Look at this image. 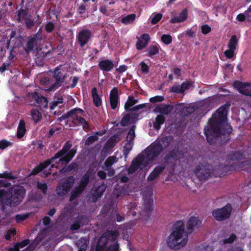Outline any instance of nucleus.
Listing matches in <instances>:
<instances>
[{"instance_id": "55", "label": "nucleus", "mask_w": 251, "mask_h": 251, "mask_svg": "<svg viewBox=\"0 0 251 251\" xmlns=\"http://www.w3.org/2000/svg\"><path fill=\"white\" fill-rule=\"evenodd\" d=\"M24 21L27 29H30L34 25V21L30 18V17H28Z\"/></svg>"}, {"instance_id": "20", "label": "nucleus", "mask_w": 251, "mask_h": 251, "mask_svg": "<svg viewBox=\"0 0 251 251\" xmlns=\"http://www.w3.org/2000/svg\"><path fill=\"white\" fill-rule=\"evenodd\" d=\"M98 67L100 70L108 72L113 69L114 64L112 60L105 59L101 60L99 62Z\"/></svg>"}, {"instance_id": "54", "label": "nucleus", "mask_w": 251, "mask_h": 251, "mask_svg": "<svg viewBox=\"0 0 251 251\" xmlns=\"http://www.w3.org/2000/svg\"><path fill=\"white\" fill-rule=\"evenodd\" d=\"M0 178H3L7 179L12 180L17 178L16 176L12 175L10 173L4 172L2 174H0Z\"/></svg>"}, {"instance_id": "59", "label": "nucleus", "mask_w": 251, "mask_h": 251, "mask_svg": "<svg viewBox=\"0 0 251 251\" xmlns=\"http://www.w3.org/2000/svg\"><path fill=\"white\" fill-rule=\"evenodd\" d=\"M140 65L141 66V70L143 74H147L149 73V67L146 63L142 61L140 63Z\"/></svg>"}, {"instance_id": "25", "label": "nucleus", "mask_w": 251, "mask_h": 251, "mask_svg": "<svg viewBox=\"0 0 251 251\" xmlns=\"http://www.w3.org/2000/svg\"><path fill=\"white\" fill-rule=\"evenodd\" d=\"M174 138L172 136H163L159 139L156 140V142L159 143L164 149L170 146Z\"/></svg>"}, {"instance_id": "19", "label": "nucleus", "mask_w": 251, "mask_h": 251, "mask_svg": "<svg viewBox=\"0 0 251 251\" xmlns=\"http://www.w3.org/2000/svg\"><path fill=\"white\" fill-rule=\"evenodd\" d=\"M110 104L111 108L115 110L120 103L118 89L117 87H113L109 95Z\"/></svg>"}, {"instance_id": "4", "label": "nucleus", "mask_w": 251, "mask_h": 251, "mask_svg": "<svg viewBox=\"0 0 251 251\" xmlns=\"http://www.w3.org/2000/svg\"><path fill=\"white\" fill-rule=\"evenodd\" d=\"M117 230H108L99 238L95 247V251H119Z\"/></svg>"}, {"instance_id": "24", "label": "nucleus", "mask_w": 251, "mask_h": 251, "mask_svg": "<svg viewBox=\"0 0 251 251\" xmlns=\"http://www.w3.org/2000/svg\"><path fill=\"white\" fill-rule=\"evenodd\" d=\"M173 106L169 104H160L158 105L155 107V111L163 114L168 115L172 110Z\"/></svg>"}, {"instance_id": "32", "label": "nucleus", "mask_w": 251, "mask_h": 251, "mask_svg": "<svg viewBox=\"0 0 251 251\" xmlns=\"http://www.w3.org/2000/svg\"><path fill=\"white\" fill-rule=\"evenodd\" d=\"M165 121V118L163 115H158L153 124L154 128L157 130H159L161 126L163 125Z\"/></svg>"}, {"instance_id": "10", "label": "nucleus", "mask_w": 251, "mask_h": 251, "mask_svg": "<svg viewBox=\"0 0 251 251\" xmlns=\"http://www.w3.org/2000/svg\"><path fill=\"white\" fill-rule=\"evenodd\" d=\"M29 98L31 99L29 102L30 105L38 106L42 110L48 108V99L41 94L35 92H32L29 94Z\"/></svg>"}, {"instance_id": "53", "label": "nucleus", "mask_w": 251, "mask_h": 251, "mask_svg": "<svg viewBox=\"0 0 251 251\" xmlns=\"http://www.w3.org/2000/svg\"><path fill=\"white\" fill-rule=\"evenodd\" d=\"M197 29L198 27L197 25L193 26L190 29H187L186 31V34L190 37H193L195 35V33L197 31Z\"/></svg>"}, {"instance_id": "42", "label": "nucleus", "mask_w": 251, "mask_h": 251, "mask_svg": "<svg viewBox=\"0 0 251 251\" xmlns=\"http://www.w3.org/2000/svg\"><path fill=\"white\" fill-rule=\"evenodd\" d=\"M106 187L104 184L99 186L96 188L93 197H96V199L100 197L105 190Z\"/></svg>"}, {"instance_id": "12", "label": "nucleus", "mask_w": 251, "mask_h": 251, "mask_svg": "<svg viewBox=\"0 0 251 251\" xmlns=\"http://www.w3.org/2000/svg\"><path fill=\"white\" fill-rule=\"evenodd\" d=\"M53 77L54 78L55 81L47 89L49 91H51L60 87L64 82L66 75L60 71L59 67H57L54 70Z\"/></svg>"}, {"instance_id": "43", "label": "nucleus", "mask_w": 251, "mask_h": 251, "mask_svg": "<svg viewBox=\"0 0 251 251\" xmlns=\"http://www.w3.org/2000/svg\"><path fill=\"white\" fill-rule=\"evenodd\" d=\"M120 124L122 126H126L130 124H133V121H130V114H126L122 118Z\"/></svg>"}, {"instance_id": "41", "label": "nucleus", "mask_w": 251, "mask_h": 251, "mask_svg": "<svg viewBox=\"0 0 251 251\" xmlns=\"http://www.w3.org/2000/svg\"><path fill=\"white\" fill-rule=\"evenodd\" d=\"M30 112L32 119L35 123H38L41 121L42 116L41 113L39 110L33 109Z\"/></svg>"}, {"instance_id": "35", "label": "nucleus", "mask_w": 251, "mask_h": 251, "mask_svg": "<svg viewBox=\"0 0 251 251\" xmlns=\"http://www.w3.org/2000/svg\"><path fill=\"white\" fill-rule=\"evenodd\" d=\"M84 191L80 189L78 186L75 187L71 193V196L70 197V201H73L77 197H78Z\"/></svg>"}, {"instance_id": "21", "label": "nucleus", "mask_w": 251, "mask_h": 251, "mask_svg": "<svg viewBox=\"0 0 251 251\" xmlns=\"http://www.w3.org/2000/svg\"><path fill=\"white\" fill-rule=\"evenodd\" d=\"M16 31L15 30H12L10 34V39L8 40L6 43V48L7 49H8L10 47L11 41H13V39L14 37H15L16 39L19 40L18 43H15L14 44V45L13 46V47L12 48V49L11 50V51H12L14 49L16 48H19V47H21L22 45V40L23 39V37L20 35H19L18 36H16Z\"/></svg>"}, {"instance_id": "5", "label": "nucleus", "mask_w": 251, "mask_h": 251, "mask_svg": "<svg viewBox=\"0 0 251 251\" xmlns=\"http://www.w3.org/2000/svg\"><path fill=\"white\" fill-rule=\"evenodd\" d=\"M72 146V144L69 142H66L64 145L62 149L56 153L51 158L54 163H56L55 160L59 159V161L64 162L66 164L68 163L72 158L75 156L76 152V147H75L71 149Z\"/></svg>"}, {"instance_id": "23", "label": "nucleus", "mask_w": 251, "mask_h": 251, "mask_svg": "<svg viewBox=\"0 0 251 251\" xmlns=\"http://www.w3.org/2000/svg\"><path fill=\"white\" fill-rule=\"evenodd\" d=\"M187 18V10L183 9L177 15L175 16L170 20V22L172 24H175L184 22Z\"/></svg>"}, {"instance_id": "51", "label": "nucleus", "mask_w": 251, "mask_h": 251, "mask_svg": "<svg viewBox=\"0 0 251 251\" xmlns=\"http://www.w3.org/2000/svg\"><path fill=\"white\" fill-rule=\"evenodd\" d=\"M180 152L178 148H174L168 151V153L176 159V161L178 160Z\"/></svg>"}, {"instance_id": "50", "label": "nucleus", "mask_w": 251, "mask_h": 251, "mask_svg": "<svg viewBox=\"0 0 251 251\" xmlns=\"http://www.w3.org/2000/svg\"><path fill=\"white\" fill-rule=\"evenodd\" d=\"M99 137L97 135H91L88 137L85 141V145L89 146L94 142L98 141Z\"/></svg>"}, {"instance_id": "46", "label": "nucleus", "mask_w": 251, "mask_h": 251, "mask_svg": "<svg viewBox=\"0 0 251 251\" xmlns=\"http://www.w3.org/2000/svg\"><path fill=\"white\" fill-rule=\"evenodd\" d=\"M135 19V14H132L128 15L122 19V22L125 24H127L133 22Z\"/></svg>"}, {"instance_id": "9", "label": "nucleus", "mask_w": 251, "mask_h": 251, "mask_svg": "<svg viewBox=\"0 0 251 251\" xmlns=\"http://www.w3.org/2000/svg\"><path fill=\"white\" fill-rule=\"evenodd\" d=\"M75 180L74 176H71L65 178L63 182L59 183L56 189L57 194L59 196L67 194L72 188Z\"/></svg>"}, {"instance_id": "16", "label": "nucleus", "mask_w": 251, "mask_h": 251, "mask_svg": "<svg viewBox=\"0 0 251 251\" xmlns=\"http://www.w3.org/2000/svg\"><path fill=\"white\" fill-rule=\"evenodd\" d=\"M233 86L241 94L251 97V91L247 88L248 87H251V83L235 80L233 83Z\"/></svg>"}, {"instance_id": "8", "label": "nucleus", "mask_w": 251, "mask_h": 251, "mask_svg": "<svg viewBox=\"0 0 251 251\" xmlns=\"http://www.w3.org/2000/svg\"><path fill=\"white\" fill-rule=\"evenodd\" d=\"M163 151V148L155 141L145 149V158L149 161H152L156 158Z\"/></svg>"}, {"instance_id": "13", "label": "nucleus", "mask_w": 251, "mask_h": 251, "mask_svg": "<svg viewBox=\"0 0 251 251\" xmlns=\"http://www.w3.org/2000/svg\"><path fill=\"white\" fill-rule=\"evenodd\" d=\"M92 36L91 30L88 29H82L76 35V39L81 48H83L89 42Z\"/></svg>"}, {"instance_id": "3", "label": "nucleus", "mask_w": 251, "mask_h": 251, "mask_svg": "<svg viewBox=\"0 0 251 251\" xmlns=\"http://www.w3.org/2000/svg\"><path fill=\"white\" fill-rule=\"evenodd\" d=\"M25 190L23 186L16 185L12 187L9 192L0 189V203L1 210H5V206L15 207L23 201L25 196Z\"/></svg>"}, {"instance_id": "63", "label": "nucleus", "mask_w": 251, "mask_h": 251, "mask_svg": "<svg viewBox=\"0 0 251 251\" xmlns=\"http://www.w3.org/2000/svg\"><path fill=\"white\" fill-rule=\"evenodd\" d=\"M174 160H176V159L168 152L165 155L164 158V161L166 163H172Z\"/></svg>"}, {"instance_id": "45", "label": "nucleus", "mask_w": 251, "mask_h": 251, "mask_svg": "<svg viewBox=\"0 0 251 251\" xmlns=\"http://www.w3.org/2000/svg\"><path fill=\"white\" fill-rule=\"evenodd\" d=\"M64 103V99L61 97L58 98L56 100L52 101L50 104V110H54L59 104H62Z\"/></svg>"}, {"instance_id": "56", "label": "nucleus", "mask_w": 251, "mask_h": 251, "mask_svg": "<svg viewBox=\"0 0 251 251\" xmlns=\"http://www.w3.org/2000/svg\"><path fill=\"white\" fill-rule=\"evenodd\" d=\"M12 145V142L6 140H2L0 141V149L3 150Z\"/></svg>"}, {"instance_id": "52", "label": "nucleus", "mask_w": 251, "mask_h": 251, "mask_svg": "<svg viewBox=\"0 0 251 251\" xmlns=\"http://www.w3.org/2000/svg\"><path fill=\"white\" fill-rule=\"evenodd\" d=\"M37 188L40 190L43 194H46L48 189V186L46 183H41L39 181L37 182Z\"/></svg>"}, {"instance_id": "62", "label": "nucleus", "mask_w": 251, "mask_h": 251, "mask_svg": "<svg viewBox=\"0 0 251 251\" xmlns=\"http://www.w3.org/2000/svg\"><path fill=\"white\" fill-rule=\"evenodd\" d=\"M234 50L228 49L224 52L225 56L228 59L232 58L234 55Z\"/></svg>"}, {"instance_id": "58", "label": "nucleus", "mask_w": 251, "mask_h": 251, "mask_svg": "<svg viewBox=\"0 0 251 251\" xmlns=\"http://www.w3.org/2000/svg\"><path fill=\"white\" fill-rule=\"evenodd\" d=\"M55 28V25L53 22H49L47 23V24L45 26V30L48 33H50Z\"/></svg>"}, {"instance_id": "40", "label": "nucleus", "mask_w": 251, "mask_h": 251, "mask_svg": "<svg viewBox=\"0 0 251 251\" xmlns=\"http://www.w3.org/2000/svg\"><path fill=\"white\" fill-rule=\"evenodd\" d=\"M197 108L195 104H190L183 108L182 112L185 116H188L194 112Z\"/></svg>"}, {"instance_id": "61", "label": "nucleus", "mask_w": 251, "mask_h": 251, "mask_svg": "<svg viewBox=\"0 0 251 251\" xmlns=\"http://www.w3.org/2000/svg\"><path fill=\"white\" fill-rule=\"evenodd\" d=\"M164 100V98L162 96H156L150 98V101L152 103L161 102Z\"/></svg>"}, {"instance_id": "49", "label": "nucleus", "mask_w": 251, "mask_h": 251, "mask_svg": "<svg viewBox=\"0 0 251 251\" xmlns=\"http://www.w3.org/2000/svg\"><path fill=\"white\" fill-rule=\"evenodd\" d=\"M161 41L165 45H169L172 42V37L170 34H163L161 37Z\"/></svg>"}, {"instance_id": "37", "label": "nucleus", "mask_w": 251, "mask_h": 251, "mask_svg": "<svg viewBox=\"0 0 251 251\" xmlns=\"http://www.w3.org/2000/svg\"><path fill=\"white\" fill-rule=\"evenodd\" d=\"M138 102L137 100H136L132 96H129L125 104L124 108L126 111H129L131 107Z\"/></svg>"}, {"instance_id": "2", "label": "nucleus", "mask_w": 251, "mask_h": 251, "mask_svg": "<svg viewBox=\"0 0 251 251\" xmlns=\"http://www.w3.org/2000/svg\"><path fill=\"white\" fill-rule=\"evenodd\" d=\"M201 222L198 218L192 216L187 222L186 237L181 239L184 233V225L182 221H177L173 226L172 232L167 239V245L171 249L178 250L183 247L187 242V236L194 231L195 228L199 227Z\"/></svg>"}, {"instance_id": "33", "label": "nucleus", "mask_w": 251, "mask_h": 251, "mask_svg": "<svg viewBox=\"0 0 251 251\" xmlns=\"http://www.w3.org/2000/svg\"><path fill=\"white\" fill-rule=\"evenodd\" d=\"M160 46L158 44L149 47L147 50L148 56L153 58V56L159 53Z\"/></svg>"}, {"instance_id": "60", "label": "nucleus", "mask_w": 251, "mask_h": 251, "mask_svg": "<svg viewBox=\"0 0 251 251\" xmlns=\"http://www.w3.org/2000/svg\"><path fill=\"white\" fill-rule=\"evenodd\" d=\"M162 14L161 13H158L154 15L151 20V23L152 25L157 24L162 18Z\"/></svg>"}, {"instance_id": "38", "label": "nucleus", "mask_w": 251, "mask_h": 251, "mask_svg": "<svg viewBox=\"0 0 251 251\" xmlns=\"http://www.w3.org/2000/svg\"><path fill=\"white\" fill-rule=\"evenodd\" d=\"M35 43L31 40L29 38L26 43L23 47V48L26 54H29L32 51L35 47Z\"/></svg>"}, {"instance_id": "29", "label": "nucleus", "mask_w": 251, "mask_h": 251, "mask_svg": "<svg viewBox=\"0 0 251 251\" xmlns=\"http://www.w3.org/2000/svg\"><path fill=\"white\" fill-rule=\"evenodd\" d=\"M90 174L86 173L80 179L78 187L84 191L90 182Z\"/></svg>"}, {"instance_id": "15", "label": "nucleus", "mask_w": 251, "mask_h": 251, "mask_svg": "<svg viewBox=\"0 0 251 251\" xmlns=\"http://www.w3.org/2000/svg\"><path fill=\"white\" fill-rule=\"evenodd\" d=\"M145 159V156L143 154H139L131 162V165L127 169L128 174H133L136 172L139 168L142 169L141 167L143 162Z\"/></svg>"}, {"instance_id": "34", "label": "nucleus", "mask_w": 251, "mask_h": 251, "mask_svg": "<svg viewBox=\"0 0 251 251\" xmlns=\"http://www.w3.org/2000/svg\"><path fill=\"white\" fill-rule=\"evenodd\" d=\"M78 248L77 251H86L87 248V240L84 237H81L76 243Z\"/></svg>"}, {"instance_id": "27", "label": "nucleus", "mask_w": 251, "mask_h": 251, "mask_svg": "<svg viewBox=\"0 0 251 251\" xmlns=\"http://www.w3.org/2000/svg\"><path fill=\"white\" fill-rule=\"evenodd\" d=\"M91 92L94 104L97 107H100L102 104V100L101 98L98 94L97 88L93 87L92 89Z\"/></svg>"}, {"instance_id": "36", "label": "nucleus", "mask_w": 251, "mask_h": 251, "mask_svg": "<svg viewBox=\"0 0 251 251\" xmlns=\"http://www.w3.org/2000/svg\"><path fill=\"white\" fill-rule=\"evenodd\" d=\"M116 157L115 156H110L108 157L104 163V167L103 169L106 171H108L111 169V167L116 161Z\"/></svg>"}, {"instance_id": "26", "label": "nucleus", "mask_w": 251, "mask_h": 251, "mask_svg": "<svg viewBox=\"0 0 251 251\" xmlns=\"http://www.w3.org/2000/svg\"><path fill=\"white\" fill-rule=\"evenodd\" d=\"M27 8H20L17 12V19L18 23H21L28 17H31V15L29 14Z\"/></svg>"}, {"instance_id": "22", "label": "nucleus", "mask_w": 251, "mask_h": 251, "mask_svg": "<svg viewBox=\"0 0 251 251\" xmlns=\"http://www.w3.org/2000/svg\"><path fill=\"white\" fill-rule=\"evenodd\" d=\"M150 40V36L147 33H144L141 35L136 44V47L138 50H142L146 48Z\"/></svg>"}, {"instance_id": "6", "label": "nucleus", "mask_w": 251, "mask_h": 251, "mask_svg": "<svg viewBox=\"0 0 251 251\" xmlns=\"http://www.w3.org/2000/svg\"><path fill=\"white\" fill-rule=\"evenodd\" d=\"M73 113L71 114V118L72 122L75 125L82 126L84 130H89L90 126L83 116L85 114L84 111L80 108H75L71 110Z\"/></svg>"}, {"instance_id": "18", "label": "nucleus", "mask_w": 251, "mask_h": 251, "mask_svg": "<svg viewBox=\"0 0 251 251\" xmlns=\"http://www.w3.org/2000/svg\"><path fill=\"white\" fill-rule=\"evenodd\" d=\"M191 81H184L180 85H174L169 89V92L176 94H183L186 90L188 89L192 85Z\"/></svg>"}, {"instance_id": "44", "label": "nucleus", "mask_w": 251, "mask_h": 251, "mask_svg": "<svg viewBox=\"0 0 251 251\" xmlns=\"http://www.w3.org/2000/svg\"><path fill=\"white\" fill-rule=\"evenodd\" d=\"M136 126L135 125H133L131 126V127L130 128L127 135L126 137V141L133 142V140L135 137V129Z\"/></svg>"}, {"instance_id": "64", "label": "nucleus", "mask_w": 251, "mask_h": 251, "mask_svg": "<svg viewBox=\"0 0 251 251\" xmlns=\"http://www.w3.org/2000/svg\"><path fill=\"white\" fill-rule=\"evenodd\" d=\"M159 176L155 171L153 169V171L150 173L148 176L147 179L148 181H152L158 177Z\"/></svg>"}, {"instance_id": "1", "label": "nucleus", "mask_w": 251, "mask_h": 251, "mask_svg": "<svg viewBox=\"0 0 251 251\" xmlns=\"http://www.w3.org/2000/svg\"><path fill=\"white\" fill-rule=\"evenodd\" d=\"M230 104H226L221 106L208 121L209 126L206 130L205 128V136L210 145L217 143L224 144L230 140V134L232 131L230 125L226 123L227 108Z\"/></svg>"}, {"instance_id": "17", "label": "nucleus", "mask_w": 251, "mask_h": 251, "mask_svg": "<svg viewBox=\"0 0 251 251\" xmlns=\"http://www.w3.org/2000/svg\"><path fill=\"white\" fill-rule=\"evenodd\" d=\"M88 218L84 215H78L75 217L73 224L70 226L72 231L78 230L81 226L88 225L89 223Z\"/></svg>"}, {"instance_id": "57", "label": "nucleus", "mask_w": 251, "mask_h": 251, "mask_svg": "<svg viewBox=\"0 0 251 251\" xmlns=\"http://www.w3.org/2000/svg\"><path fill=\"white\" fill-rule=\"evenodd\" d=\"M237 239V236L235 234H231L228 238L223 240L224 244H231Z\"/></svg>"}, {"instance_id": "7", "label": "nucleus", "mask_w": 251, "mask_h": 251, "mask_svg": "<svg viewBox=\"0 0 251 251\" xmlns=\"http://www.w3.org/2000/svg\"><path fill=\"white\" fill-rule=\"evenodd\" d=\"M232 210L231 205L228 203L223 207L213 210L212 215L216 221L222 222L229 218Z\"/></svg>"}, {"instance_id": "48", "label": "nucleus", "mask_w": 251, "mask_h": 251, "mask_svg": "<svg viewBox=\"0 0 251 251\" xmlns=\"http://www.w3.org/2000/svg\"><path fill=\"white\" fill-rule=\"evenodd\" d=\"M41 30L42 28H40L36 33L34 34L32 36L29 37V38L35 44H36L37 42L40 41L42 39Z\"/></svg>"}, {"instance_id": "30", "label": "nucleus", "mask_w": 251, "mask_h": 251, "mask_svg": "<svg viewBox=\"0 0 251 251\" xmlns=\"http://www.w3.org/2000/svg\"><path fill=\"white\" fill-rule=\"evenodd\" d=\"M229 159L232 160H240L244 158L245 154L242 151H232L228 155Z\"/></svg>"}, {"instance_id": "14", "label": "nucleus", "mask_w": 251, "mask_h": 251, "mask_svg": "<svg viewBox=\"0 0 251 251\" xmlns=\"http://www.w3.org/2000/svg\"><path fill=\"white\" fill-rule=\"evenodd\" d=\"M144 204L143 209L140 212L142 218L147 220L151 216V213L153 210L152 204L153 200L149 198H143Z\"/></svg>"}, {"instance_id": "11", "label": "nucleus", "mask_w": 251, "mask_h": 251, "mask_svg": "<svg viewBox=\"0 0 251 251\" xmlns=\"http://www.w3.org/2000/svg\"><path fill=\"white\" fill-rule=\"evenodd\" d=\"M54 161L52 160H51V158L49 159H47L44 162L40 163L39 165H37L32 170L30 175H36L40 172L44 170L45 169L47 168L50 165V167L49 169V170L48 172H46L45 171L43 172L44 176L45 177H48L49 175L51 174L50 171L51 170V168H52L55 167V165L53 164Z\"/></svg>"}, {"instance_id": "39", "label": "nucleus", "mask_w": 251, "mask_h": 251, "mask_svg": "<svg viewBox=\"0 0 251 251\" xmlns=\"http://www.w3.org/2000/svg\"><path fill=\"white\" fill-rule=\"evenodd\" d=\"M238 41L236 35H232L230 39H229V42L227 45L228 49L235 50L238 45Z\"/></svg>"}, {"instance_id": "47", "label": "nucleus", "mask_w": 251, "mask_h": 251, "mask_svg": "<svg viewBox=\"0 0 251 251\" xmlns=\"http://www.w3.org/2000/svg\"><path fill=\"white\" fill-rule=\"evenodd\" d=\"M126 141L127 143L125 144L124 147V154L125 156H126L129 154L133 146V142L128 141Z\"/></svg>"}, {"instance_id": "31", "label": "nucleus", "mask_w": 251, "mask_h": 251, "mask_svg": "<svg viewBox=\"0 0 251 251\" xmlns=\"http://www.w3.org/2000/svg\"><path fill=\"white\" fill-rule=\"evenodd\" d=\"M194 174L199 180L203 182L204 181V166L203 165H198L194 170Z\"/></svg>"}, {"instance_id": "28", "label": "nucleus", "mask_w": 251, "mask_h": 251, "mask_svg": "<svg viewBox=\"0 0 251 251\" xmlns=\"http://www.w3.org/2000/svg\"><path fill=\"white\" fill-rule=\"evenodd\" d=\"M26 132L25 123L23 119L20 120L17 128V137L18 139L22 138Z\"/></svg>"}]
</instances>
